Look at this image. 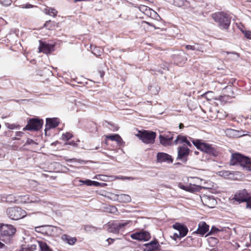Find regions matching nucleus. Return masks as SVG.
<instances>
[{
    "label": "nucleus",
    "instance_id": "1",
    "mask_svg": "<svg viewBox=\"0 0 251 251\" xmlns=\"http://www.w3.org/2000/svg\"><path fill=\"white\" fill-rule=\"evenodd\" d=\"M159 138L160 144L164 146H171L173 144L177 145L184 143L190 147L192 146L190 142L187 140V137L180 135H178L173 142L174 134L170 132L160 134Z\"/></svg>",
    "mask_w": 251,
    "mask_h": 251
},
{
    "label": "nucleus",
    "instance_id": "2",
    "mask_svg": "<svg viewBox=\"0 0 251 251\" xmlns=\"http://www.w3.org/2000/svg\"><path fill=\"white\" fill-rule=\"evenodd\" d=\"M230 164L231 165H239L246 170L251 171V159L239 153H234L232 155Z\"/></svg>",
    "mask_w": 251,
    "mask_h": 251
},
{
    "label": "nucleus",
    "instance_id": "3",
    "mask_svg": "<svg viewBox=\"0 0 251 251\" xmlns=\"http://www.w3.org/2000/svg\"><path fill=\"white\" fill-rule=\"evenodd\" d=\"M191 141L198 149L214 156L218 155V151L215 146L201 142L200 140L192 139Z\"/></svg>",
    "mask_w": 251,
    "mask_h": 251
},
{
    "label": "nucleus",
    "instance_id": "4",
    "mask_svg": "<svg viewBox=\"0 0 251 251\" xmlns=\"http://www.w3.org/2000/svg\"><path fill=\"white\" fill-rule=\"evenodd\" d=\"M212 17L221 28L228 29L230 24V18L227 14L223 12H218L212 14Z\"/></svg>",
    "mask_w": 251,
    "mask_h": 251
},
{
    "label": "nucleus",
    "instance_id": "5",
    "mask_svg": "<svg viewBox=\"0 0 251 251\" xmlns=\"http://www.w3.org/2000/svg\"><path fill=\"white\" fill-rule=\"evenodd\" d=\"M234 199L239 202H246V207L251 208V193H248L246 189H243L236 193Z\"/></svg>",
    "mask_w": 251,
    "mask_h": 251
},
{
    "label": "nucleus",
    "instance_id": "6",
    "mask_svg": "<svg viewBox=\"0 0 251 251\" xmlns=\"http://www.w3.org/2000/svg\"><path fill=\"white\" fill-rule=\"evenodd\" d=\"M8 217L13 220H18L24 218L26 215V212L19 207H13L8 208L6 210Z\"/></svg>",
    "mask_w": 251,
    "mask_h": 251
},
{
    "label": "nucleus",
    "instance_id": "7",
    "mask_svg": "<svg viewBox=\"0 0 251 251\" xmlns=\"http://www.w3.org/2000/svg\"><path fill=\"white\" fill-rule=\"evenodd\" d=\"M136 136L141 139L142 142L145 144H153L156 137V133L148 130H144L143 131H139L138 134Z\"/></svg>",
    "mask_w": 251,
    "mask_h": 251
},
{
    "label": "nucleus",
    "instance_id": "8",
    "mask_svg": "<svg viewBox=\"0 0 251 251\" xmlns=\"http://www.w3.org/2000/svg\"><path fill=\"white\" fill-rule=\"evenodd\" d=\"M172 227L178 231V233H174L172 237L175 240H176L178 238H181L185 237L188 232V229L187 226L179 223H175L173 225Z\"/></svg>",
    "mask_w": 251,
    "mask_h": 251
},
{
    "label": "nucleus",
    "instance_id": "9",
    "mask_svg": "<svg viewBox=\"0 0 251 251\" xmlns=\"http://www.w3.org/2000/svg\"><path fill=\"white\" fill-rule=\"evenodd\" d=\"M43 120L36 118H32L29 120L27 125L23 128V130H39L42 126Z\"/></svg>",
    "mask_w": 251,
    "mask_h": 251
},
{
    "label": "nucleus",
    "instance_id": "10",
    "mask_svg": "<svg viewBox=\"0 0 251 251\" xmlns=\"http://www.w3.org/2000/svg\"><path fill=\"white\" fill-rule=\"evenodd\" d=\"M16 231V228L10 225L3 224L0 227V234L2 237L13 236Z\"/></svg>",
    "mask_w": 251,
    "mask_h": 251
},
{
    "label": "nucleus",
    "instance_id": "11",
    "mask_svg": "<svg viewBox=\"0 0 251 251\" xmlns=\"http://www.w3.org/2000/svg\"><path fill=\"white\" fill-rule=\"evenodd\" d=\"M190 151V149L185 147V145L178 147L177 148V156L176 159L181 160L183 163H185L187 160Z\"/></svg>",
    "mask_w": 251,
    "mask_h": 251
},
{
    "label": "nucleus",
    "instance_id": "12",
    "mask_svg": "<svg viewBox=\"0 0 251 251\" xmlns=\"http://www.w3.org/2000/svg\"><path fill=\"white\" fill-rule=\"evenodd\" d=\"M130 236L132 239L140 241H147L151 238L150 233L144 230L132 233Z\"/></svg>",
    "mask_w": 251,
    "mask_h": 251
},
{
    "label": "nucleus",
    "instance_id": "13",
    "mask_svg": "<svg viewBox=\"0 0 251 251\" xmlns=\"http://www.w3.org/2000/svg\"><path fill=\"white\" fill-rule=\"evenodd\" d=\"M226 134L229 137L238 138L245 135H249L251 136V134L243 130H237L232 129H227L226 130Z\"/></svg>",
    "mask_w": 251,
    "mask_h": 251
},
{
    "label": "nucleus",
    "instance_id": "14",
    "mask_svg": "<svg viewBox=\"0 0 251 251\" xmlns=\"http://www.w3.org/2000/svg\"><path fill=\"white\" fill-rule=\"evenodd\" d=\"M39 46L38 48L39 52H43L46 54L51 53L54 50V45L49 44L41 41H39Z\"/></svg>",
    "mask_w": 251,
    "mask_h": 251
},
{
    "label": "nucleus",
    "instance_id": "15",
    "mask_svg": "<svg viewBox=\"0 0 251 251\" xmlns=\"http://www.w3.org/2000/svg\"><path fill=\"white\" fill-rule=\"evenodd\" d=\"M209 226L205 222H200L198 226L197 229L193 232V234H199L203 236L209 230Z\"/></svg>",
    "mask_w": 251,
    "mask_h": 251
},
{
    "label": "nucleus",
    "instance_id": "16",
    "mask_svg": "<svg viewBox=\"0 0 251 251\" xmlns=\"http://www.w3.org/2000/svg\"><path fill=\"white\" fill-rule=\"evenodd\" d=\"M59 123V119L57 118H47L45 125L46 127L45 129L46 133H47V130L57 126Z\"/></svg>",
    "mask_w": 251,
    "mask_h": 251
},
{
    "label": "nucleus",
    "instance_id": "17",
    "mask_svg": "<svg viewBox=\"0 0 251 251\" xmlns=\"http://www.w3.org/2000/svg\"><path fill=\"white\" fill-rule=\"evenodd\" d=\"M157 162L159 163L166 162L171 163L173 162V159L172 156L164 152H158L156 155Z\"/></svg>",
    "mask_w": 251,
    "mask_h": 251
},
{
    "label": "nucleus",
    "instance_id": "18",
    "mask_svg": "<svg viewBox=\"0 0 251 251\" xmlns=\"http://www.w3.org/2000/svg\"><path fill=\"white\" fill-rule=\"evenodd\" d=\"M139 10L148 16L153 17L154 18H156L157 16H158V15L155 11L146 6H140L139 7Z\"/></svg>",
    "mask_w": 251,
    "mask_h": 251
},
{
    "label": "nucleus",
    "instance_id": "19",
    "mask_svg": "<svg viewBox=\"0 0 251 251\" xmlns=\"http://www.w3.org/2000/svg\"><path fill=\"white\" fill-rule=\"evenodd\" d=\"M105 137L106 139L116 142L119 146H123L125 144V142L119 134L108 135H106Z\"/></svg>",
    "mask_w": 251,
    "mask_h": 251
},
{
    "label": "nucleus",
    "instance_id": "20",
    "mask_svg": "<svg viewBox=\"0 0 251 251\" xmlns=\"http://www.w3.org/2000/svg\"><path fill=\"white\" fill-rule=\"evenodd\" d=\"M61 239L63 242L70 245H74L77 241L76 237H72L65 234L61 235Z\"/></svg>",
    "mask_w": 251,
    "mask_h": 251
},
{
    "label": "nucleus",
    "instance_id": "21",
    "mask_svg": "<svg viewBox=\"0 0 251 251\" xmlns=\"http://www.w3.org/2000/svg\"><path fill=\"white\" fill-rule=\"evenodd\" d=\"M117 200L120 202H129L131 201V199L130 197L126 194H120L117 195Z\"/></svg>",
    "mask_w": 251,
    "mask_h": 251
},
{
    "label": "nucleus",
    "instance_id": "22",
    "mask_svg": "<svg viewBox=\"0 0 251 251\" xmlns=\"http://www.w3.org/2000/svg\"><path fill=\"white\" fill-rule=\"evenodd\" d=\"M145 245L147 247V250L158 249L159 247V245L156 240L152 241L151 242L145 244Z\"/></svg>",
    "mask_w": 251,
    "mask_h": 251
},
{
    "label": "nucleus",
    "instance_id": "23",
    "mask_svg": "<svg viewBox=\"0 0 251 251\" xmlns=\"http://www.w3.org/2000/svg\"><path fill=\"white\" fill-rule=\"evenodd\" d=\"M16 198L22 203H29V195L18 196Z\"/></svg>",
    "mask_w": 251,
    "mask_h": 251
},
{
    "label": "nucleus",
    "instance_id": "24",
    "mask_svg": "<svg viewBox=\"0 0 251 251\" xmlns=\"http://www.w3.org/2000/svg\"><path fill=\"white\" fill-rule=\"evenodd\" d=\"M36 245L35 244L22 246L19 251H34L36 249Z\"/></svg>",
    "mask_w": 251,
    "mask_h": 251
},
{
    "label": "nucleus",
    "instance_id": "25",
    "mask_svg": "<svg viewBox=\"0 0 251 251\" xmlns=\"http://www.w3.org/2000/svg\"><path fill=\"white\" fill-rule=\"evenodd\" d=\"M41 251H52L47 245V243L43 241L38 242Z\"/></svg>",
    "mask_w": 251,
    "mask_h": 251
},
{
    "label": "nucleus",
    "instance_id": "26",
    "mask_svg": "<svg viewBox=\"0 0 251 251\" xmlns=\"http://www.w3.org/2000/svg\"><path fill=\"white\" fill-rule=\"evenodd\" d=\"M121 230L117 224L112 225L108 228V231L114 233H118Z\"/></svg>",
    "mask_w": 251,
    "mask_h": 251
},
{
    "label": "nucleus",
    "instance_id": "27",
    "mask_svg": "<svg viewBox=\"0 0 251 251\" xmlns=\"http://www.w3.org/2000/svg\"><path fill=\"white\" fill-rule=\"evenodd\" d=\"M200 187L198 185L190 184L187 185V191L190 192H195L199 191Z\"/></svg>",
    "mask_w": 251,
    "mask_h": 251
},
{
    "label": "nucleus",
    "instance_id": "28",
    "mask_svg": "<svg viewBox=\"0 0 251 251\" xmlns=\"http://www.w3.org/2000/svg\"><path fill=\"white\" fill-rule=\"evenodd\" d=\"M45 11L46 14L53 17H55L57 13V11L55 9L51 8H46L45 9Z\"/></svg>",
    "mask_w": 251,
    "mask_h": 251
},
{
    "label": "nucleus",
    "instance_id": "29",
    "mask_svg": "<svg viewBox=\"0 0 251 251\" xmlns=\"http://www.w3.org/2000/svg\"><path fill=\"white\" fill-rule=\"evenodd\" d=\"M207 241L209 245L211 247H214L218 242V239L213 237L208 238Z\"/></svg>",
    "mask_w": 251,
    "mask_h": 251
},
{
    "label": "nucleus",
    "instance_id": "30",
    "mask_svg": "<svg viewBox=\"0 0 251 251\" xmlns=\"http://www.w3.org/2000/svg\"><path fill=\"white\" fill-rule=\"evenodd\" d=\"M42 202L40 199L34 195H29V203H39Z\"/></svg>",
    "mask_w": 251,
    "mask_h": 251
},
{
    "label": "nucleus",
    "instance_id": "31",
    "mask_svg": "<svg viewBox=\"0 0 251 251\" xmlns=\"http://www.w3.org/2000/svg\"><path fill=\"white\" fill-rule=\"evenodd\" d=\"M195 50L201 52H206L207 51L204 45L199 44H195Z\"/></svg>",
    "mask_w": 251,
    "mask_h": 251
},
{
    "label": "nucleus",
    "instance_id": "32",
    "mask_svg": "<svg viewBox=\"0 0 251 251\" xmlns=\"http://www.w3.org/2000/svg\"><path fill=\"white\" fill-rule=\"evenodd\" d=\"M220 231V229H219L218 228L212 226L210 229V230L208 232L207 234L206 235V236L210 235H214L216 233H217L218 232Z\"/></svg>",
    "mask_w": 251,
    "mask_h": 251
},
{
    "label": "nucleus",
    "instance_id": "33",
    "mask_svg": "<svg viewBox=\"0 0 251 251\" xmlns=\"http://www.w3.org/2000/svg\"><path fill=\"white\" fill-rule=\"evenodd\" d=\"M73 137L72 133L70 132H66L62 135V138L63 140H69Z\"/></svg>",
    "mask_w": 251,
    "mask_h": 251
},
{
    "label": "nucleus",
    "instance_id": "34",
    "mask_svg": "<svg viewBox=\"0 0 251 251\" xmlns=\"http://www.w3.org/2000/svg\"><path fill=\"white\" fill-rule=\"evenodd\" d=\"M109 212L113 214H116L118 212V210L117 208L114 206H109L107 208Z\"/></svg>",
    "mask_w": 251,
    "mask_h": 251
},
{
    "label": "nucleus",
    "instance_id": "35",
    "mask_svg": "<svg viewBox=\"0 0 251 251\" xmlns=\"http://www.w3.org/2000/svg\"><path fill=\"white\" fill-rule=\"evenodd\" d=\"M17 201V199H15L12 195H9L6 198V201L8 202H15Z\"/></svg>",
    "mask_w": 251,
    "mask_h": 251
},
{
    "label": "nucleus",
    "instance_id": "36",
    "mask_svg": "<svg viewBox=\"0 0 251 251\" xmlns=\"http://www.w3.org/2000/svg\"><path fill=\"white\" fill-rule=\"evenodd\" d=\"M7 127L8 128L10 129H19L20 128V126L18 125H16L15 124H7Z\"/></svg>",
    "mask_w": 251,
    "mask_h": 251
},
{
    "label": "nucleus",
    "instance_id": "37",
    "mask_svg": "<svg viewBox=\"0 0 251 251\" xmlns=\"http://www.w3.org/2000/svg\"><path fill=\"white\" fill-rule=\"evenodd\" d=\"M230 175L229 172L227 171H221L219 172V175L225 178L227 177Z\"/></svg>",
    "mask_w": 251,
    "mask_h": 251
},
{
    "label": "nucleus",
    "instance_id": "38",
    "mask_svg": "<svg viewBox=\"0 0 251 251\" xmlns=\"http://www.w3.org/2000/svg\"><path fill=\"white\" fill-rule=\"evenodd\" d=\"M84 229L87 232H92L95 230V228L94 227L90 226H86L84 227Z\"/></svg>",
    "mask_w": 251,
    "mask_h": 251
},
{
    "label": "nucleus",
    "instance_id": "39",
    "mask_svg": "<svg viewBox=\"0 0 251 251\" xmlns=\"http://www.w3.org/2000/svg\"><path fill=\"white\" fill-rule=\"evenodd\" d=\"M83 184L87 185V186H92L93 185V181L89 179H87L85 180H81L80 181Z\"/></svg>",
    "mask_w": 251,
    "mask_h": 251
},
{
    "label": "nucleus",
    "instance_id": "40",
    "mask_svg": "<svg viewBox=\"0 0 251 251\" xmlns=\"http://www.w3.org/2000/svg\"><path fill=\"white\" fill-rule=\"evenodd\" d=\"M128 224V222H122L117 224L121 230L124 226H126Z\"/></svg>",
    "mask_w": 251,
    "mask_h": 251
},
{
    "label": "nucleus",
    "instance_id": "41",
    "mask_svg": "<svg viewBox=\"0 0 251 251\" xmlns=\"http://www.w3.org/2000/svg\"><path fill=\"white\" fill-rule=\"evenodd\" d=\"M207 200H208L209 201H211V205H209L208 204H206V205H207V206L208 207H213V205H214L215 203H216V200L214 199H210L209 198H206Z\"/></svg>",
    "mask_w": 251,
    "mask_h": 251
},
{
    "label": "nucleus",
    "instance_id": "42",
    "mask_svg": "<svg viewBox=\"0 0 251 251\" xmlns=\"http://www.w3.org/2000/svg\"><path fill=\"white\" fill-rule=\"evenodd\" d=\"M245 36L248 39H251V32L250 31H246L243 32Z\"/></svg>",
    "mask_w": 251,
    "mask_h": 251
},
{
    "label": "nucleus",
    "instance_id": "43",
    "mask_svg": "<svg viewBox=\"0 0 251 251\" xmlns=\"http://www.w3.org/2000/svg\"><path fill=\"white\" fill-rule=\"evenodd\" d=\"M187 50H195V44L194 45H187L185 46Z\"/></svg>",
    "mask_w": 251,
    "mask_h": 251
},
{
    "label": "nucleus",
    "instance_id": "44",
    "mask_svg": "<svg viewBox=\"0 0 251 251\" xmlns=\"http://www.w3.org/2000/svg\"><path fill=\"white\" fill-rule=\"evenodd\" d=\"M25 144L26 145H31V144L36 145L37 143L34 141H33V140H32L31 139H27L26 141Z\"/></svg>",
    "mask_w": 251,
    "mask_h": 251
},
{
    "label": "nucleus",
    "instance_id": "45",
    "mask_svg": "<svg viewBox=\"0 0 251 251\" xmlns=\"http://www.w3.org/2000/svg\"><path fill=\"white\" fill-rule=\"evenodd\" d=\"M46 227V226H38L35 227V231L39 232H42L43 229Z\"/></svg>",
    "mask_w": 251,
    "mask_h": 251
},
{
    "label": "nucleus",
    "instance_id": "46",
    "mask_svg": "<svg viewBox=\"0 0 251 251\" xmlns=\"http://www.w3.org/2000/svg\"><path fill=\"white\" fill-rule=\"evenodd\" d=\"M178 187H179L180 189H182V190H185V191H187V185H183V184H181V183H179V184H178Z\"/></svg>",
    "mask_w": 251,
    "mask_h": 251
},
{
    "label": "nucleus",
    "instance_id": "47",
    "mask_svg": "<svg viewBox=\"0 0 251 251\" xmlns=\"http://www.w3.org/2000/svg\"><path fill=\"white\" fill-rule=\"evenodd\" d=\"M105 177V176L103 175H97L95 176V178L97 179H100L102 180H104V178Z\"/></svg>",
    "mask_w": 251,
    "mask_h": 251
},
{
    "label": "nucleus",
    "instance_id": "48",
    "mask_svg": "<svg viewBox=\"0 0 251 251\" xmlns=\"http://www.w3.org/2000/svg\"><path fill=\"white\" fill-rule=\"evenodd\" d=\"M225 53H226L227 54H232L236 56V58H238L239 57V54L236 52H229L228 51H225Z\"/></svg>",
    "mask_w": 251,
    "mask_h": 251
},
{
    "label": "nucleus",
    "instance_id": "49",
    "mask_svg": "<svg viewBox=\"0 0 251 251\" xmlns=\"http://www.w3.org/2000/svg\"><path fill=\"white\" fill-rule=\"evenodd\" d=\"M102 184L97 181H93V185L95 186H100Z\"/></svg>",
    "mask_w": 251,
    "mask_h": 251
},
{
    "label": "nucleus",
    "instance_id": "50",
    "mask_svg": "<svg viewBox=\"0 0 251 251\" xmlns=\"http://www.w3.org/2000/svg\"><path fill=\"white\" fill-rule=\"evenodd\" d=\"M24 134V132L22 131H17L16 132V135L17 136L22 137Z\"/></svg>",
    "mask_w": 251,
    "mask_h": 251
},
{
    "label": "nucleus",
    "instance_id": "51",
    "mask_svg": "<svg viewBox=\"0 0 251 251\" xmlns=\"http://www.w3.org/2000/svg\"><path fill=\"white\" fill-rule=\"evenodd\" d=\"M106 241L108 242V245H109L113 242L114 239L109 238L106 240Z\"/></svg>",
    "mask_w": 251,
    "mask_h": 251
},
{
    "label": "nucleus",
    "instance_id": "52",
    "mask_svg": "<svg viewBox=\"0 0 251 251\" xmlns=\"http://www.w3.org/2000/svg\"><path fill=\"white\" fill-rule=\"evenodd\" d=\"M98 50V49L96 48L92 52L96 56H100V52H98V53H96V51H97Z\"/></svg>",
    "mask_w": 251,
    "mask_h": 251
},
{
    "label": "nucleus",
    "instance_id": "53",
    "mask_svg": "<svg viewBox=\"0 0 251 251\" xmlns=\"http://www.w3.org/2000/svg\"><path fill=\"white\" fill-rule=\"evenodd\" d=\"M64 159L67 162H72L73 161H75L76 160V159H75V158L69 159V158H67L66 157H64Z\"/></svg>",
    "mask_w": 251,
    "mask_h": 251
},
{
    "label": "nucleus",
    "instance_id": "54",
    "mask_svg": "<svg viewBox=\"0 0 251 251\" xmlns=\"http://www.w3.org/2000/svg\"><path fill=\"white\" fill-rule=\"evenodd\" d=\"M76 105L79 107L80 109H81V108L80 107L81 106V105H82V103L80 102V101H78L76 103H75Z\"/></svg>",
    "mask_w": 251,
    "mask_h": 251
},
{
    "label": "nucleus",
    "instance_id": "55",
    "mask_svg": "<svg viewBox=\"0 0 251 251\" xmlns=\"http://www.w3.org/2000/svg\"><path fill=\"white\" fill-rule=\"evenodd\" d=\"M147 251H162L160 249L159 247L158 248V249H155V250H147Z\"/></svg>",
    "mask_w": 251,
    "mask_h": 251
},
{
    "label": "nucleus",
    "instance_id": "56",
    "mask_svg": "<svg viewBox=\"0 0 251 251\" xmlns=\"http://www.w3.org/2000/svg\"><path fill=\"white\" fill-rule=\"evenodd\" d=\"M32 7V5H31V4H27V5H26L25 7L26 8H29Z\"/></svg>",
    "mask_w": 251,
    "mask_h": 251
},
{
    "label": "nucleus",
    "instance_id": "57",
    "mask_svg": "<svg viewBox=\"0 0 251 251\" xmlns=\"http://www.w3.org/2000/svg\"><path fill=\"white\" fill-rule=\"evenodd\" d=\"M183 127H184V125H183V124H182V123H180V124H179V128H180V129H181V128H183Z\"/></svg>",
    "mask_w": 251,
    "mask_h": 251
},
{
    "label": "nucleus",
    "instance_id": "58",
    "mask_svg": "<svg viewBox=\"0 0 251 251\" xmlns=\"http://www.w3.org/2000/svg\"><path fill=\"white\" fill-rule=\"evenodd\" d=\"M101 184H102L101 185H100V187H103V186H106L107 184L105 183H101Z\"/></svg>",
    "mask_w": 251,
    "mask_h": 251
},
{
    "label": "nucleus",
    "instance_id": "59",
    "mask_svg": "<svg viewBox=\"0 0 251 251\" xmlns=\"http://www.w3.org/2000/svg\"><path fill=\"white\" fill-rule=\"evenodd\" d=\"M4 246V244H3L2 243H1L0 242V248H2L3 247V246Z\"/></svg>",
    "mask_w": 251,
    "mask_h": 251
},
{
    "label": "nucleus",
    "instance_id": "60",
    "mask_svg": "<svg viewBox=\"0 0 251 251\" xmlns=\"http://www.w3.org/2000/svg\"><path fill=\"white\" fill-rule=\"evenodd\" d=\"M50 22V21H47V22H46V23L44 24V26H47V24H48L49 22Z\"/></svg>",
    "mask_w": 251,
    "mask_h": 251
},
{
    "label": "nucleus",
    "instance_id": "61",
    "mask_svg": "<svg viewBox=\"0 0 251 251\" xmlns=\"http://www.w3.org/2000/svg\"><path fill=\"white\" fill-rule=\"evenodd\" d=\"M12 139H13V140H18L19 139V138H17L16 137H14Z\"/></svg>",
    "mask_w": 251,
    "mask_h": 251
},
{
    "label": "nucleus",
    "instance_id": "62",
    "mask_svg": "<svg viewBox=\"0 0 251 251\" xmlns=\"http://www.w3.org/2000/svg\"><path fill=\"white\" fill-rule=\"evenodd\" d=\"M178 56H175V59L176 60V58H177Z\"/></svg>",
    "mask_w": 251,
    "mask_h": 251
},
{
    "label": "nucleus",
    "instance_id": "63",
    "mask_svg": "<svg viewBox=\"0 0 251 251\" xmlns=\"http://www.w3.org/2000/svg\"><path fill=\"white\" fill-rule=\"evenodd\" d=\"M188 238H190L191 239H192V238H191V236H188V237H187V239H188Z\"/></svg>",
    "mask_w": 251,
    "mask_h": 251
},
{
    "label": "nucleus",
    "instance_id": "64",
    "mask_svg": "<svg viewBox=\"0 0 251 251\" xmlns=\"http://www.w3.org/2000/svg\"><path fill=\"white\" fill-rule=\"evenodd\" d=\"M67 144L71 145V144H72V143H71V142H69V143H67Z\"/></svg>",
    "mask_w": 251,
    "mask_h": 251
}]
</instances>
